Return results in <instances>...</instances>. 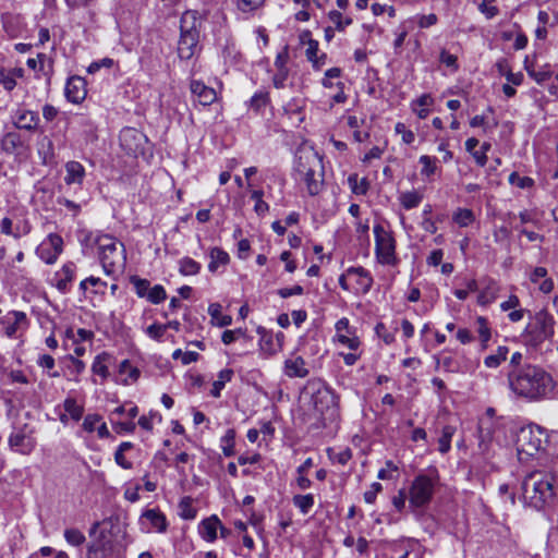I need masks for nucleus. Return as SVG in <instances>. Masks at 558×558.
I'll use <instances>...</instances> for the list:
<instances>
[{"instance_id": "obj_62", "label": "nucleus", "mask_w": 558, "mask_h": 558, "mask_svg": "<svg viewBox=\"0 0 558 558\" xmlns=\"http://www.w3.org/2000/svg\"><path fill=\"white\" fill-rule=\"evenodd\" d=\"M16 80L3 66H0V85L7 90L12 92L16 87Z\"/></svg>"}, {"instance_id": "obj_38", "label": "nucleus", "mask_w": 558, "mask_h": 558, "mask_svg": "<svg viewBox=\"0 0 558 558\" xmlns=\"http://www.w3.org/2000/svg\"><path fill=\"white\" fill-rule=\"evenodd\" d=\"M120 375L126 374V378L122 379L120 383L122 385H129L130 383L136 381L140 377V371L136 367H133L129 360H123L119 365Z\"/></svg>"}, {"instance_id": "obj_61", "label": "nucleus", "mask_w": 558, "mask_h": 558, "mask_svg": "<svg viewBox=\"0 0 558 558\" xmlns=\"http://www.w3.org/2000/svg\"><path fill=\"white\" fill-rule=\"evenodd\" d=\"M87 281H89V286L92 287L90 294L97 295V296L105 295L106 290H107L106 281L101 280L98 277H94V276L87 277Z\"/></svg>"}, {"instance_id": "obj_49", "label": "nucleus", "mask_w": 558, "mask_h": 558, "mask_svg": "<svg viewBox=\"0 0 558 558\" xmlns=\"http://www.w3.org/2000/svg\"><path fill=\"white\" fill-rule=\"evenodd\" d=\"M269 94L267 92H256L250 99V108L258 112L269 102Z\"/></svg>"}, {"instance_id": "obj_23", "label": "nucleus", "mask_w": 558, "mask_h": 558, "mask_svg": "<svg viewBox=\"0 0 558 558\" xmlns=\"http://www.w3.org/2000/svg\"><path fill=\"white\" fill-rule=\"evenodd\" d=\"M26 64L31 70L43 73L46 77L47 84H50L53 72L52 59L48 58L45 53H38L36 59H27Z\"/></svg>"}, {"instance_id": "obj_37", "label": "nucleus", "mask_w": 558, "mask_h": 558, "mask_svg": "<svg viewBox=\"0 0 558 558\" xmlns=\"http://www.w3.org/2000/svg\"><path fill=\"white\" fill-rule=\"evenodd\" d=\"M456 433V427L452 425H445L441 428V435L438 439V450L441 453H447L451 448V439Z\"/></svg>"}, {"instance_id": "obj_31", "label": "nucleus", "mask_w": 558, "mask_h": 558, "mask_svg": "<svg viewBox=\"0 0 558 558\" xmlns=\"http://www.w3.org/2000/svg\"><path fill=\"white\" fill-rule=\"evenodd\" d=\"M235 437L236 432L234 428H228L225 435L220 438V448L225 457H233L235 454Z\"/></svg>"}, {"instance_id": "obj_60", "label": "nucleus", "mask_w": 558, "mask_h": 558, "mask_svg": "<svg viewBox=\"0 0 558 558\" xmlns=\"http://www.w3.org/2000/svg\"><path fill=\"white\" fill-rule=\"evenodd\" d=\"M172 359L173 360L181 359V362L183 365H189L191 363L197 362L199 359V354L194 351L183 352L181 349H177L172 353Z\"/></svg>"}, {"instance_id": "obj_53", "label": "nucleus", "mask_w": 558, "mask_h": 558, "mask_svg": "<svg viewBox=\"0 0 558 558\" xmlns=\"http://www.w3.org/2000/svg\"><path fill=\"white\" fill-rule=\"evenodd\" d=\"M527 74L532 77L537 84H543L547 80L551 77L550 66L548 64L542 66L538 71L535 69H527Z\"/></svg>"}, {"instance_id": "obj_27", "label": "nucleus", "mask_w": 558, "mask_h": 558, "mask_svg": "<svg viewBox=\"0 0 558 558\" xmlns=\"http://www.w3.org/2000/svg\"><path fill=\"white\" fill-rule=\"evenodd\" d=\"M220 526V520L217 515L204 519L198 525V532L206 542H214L217 538V530Z\"/></svg>"}, {"instance_id": "obj_1", "label": "nucleus", "mask_w": 558, "mask_h": 558, "mask_svg": "<svg viewBox=\"0 0 558 558\" xmlns=\"http://www.w3.org/2000/svg\"><path fill=\"white\" fill-rule=\"evenodd\" d=\"M508 383L510 390L521 399L537 402L549 398L555 389L550 373L541 365L525 366L524 369L509 371Z\"/></svg>"}, {"instance_id": "obj_32", "label": "nucleus", "mask_w": 558, "mask_h": 558, "mask_svg": "<svg viewBox=\"0 0 558 558\" xmlns=\"http://www.w3.org/2000/svg\"><path fill=\"white\" fill-rule=\"evenodd\" d=\"M233 374V369L231 368H225L218 373V378L214 381L210 390V395L214 398H219L221 396V390L225 388L227 383L231 381Z\"/></svg>"}, {"instance_id": "obj_8", "label": "nucleus", "mask_w": 558, "mask_h": 558, "mask_svg": "<svg viewBox=\"0 0 558 558\" xmlns=\"http://www.w3.org/2000/svg\"><path fill=\"white\" fill-rule=\"evenodd\" d=\"M555 324L556 322L554 316L547 311L542 310L531 317L530 323L524 329L523 336L531 345L537 347L553 338L555 333Z\"/></svg>"}, {"instance_id": "obj_19", "label": "nucleus", "mask_w": 558, "mask_h": 558, "mask_svg": "<svg viewBox=\"0 0 558 558\" xmlns=\"http://www.w3.org/2000/svg\"><path fill=\"white\" fill-rule=\"evenodd\" d=\"M288 60V47H284L280 52L277 53L275 59V66L277 71L272 77V84L278 89L286 87V82L289 76V69L287 68Z\"/></svg>"}, {"instance_id": "obj_17", "label": "nucleus", "mask_w": 558, "mask_h": 558, "mask_svg": "<svg viewBox=\"0 0 558 558\" xmlns=\"http://www.w3.org/2000/svg\"><path fill=\"white\" fill-rule=\"evenodd\" d=\"M35 445L34 438L27 435L23 428L12 432L9 436L10 448L21 454H29Z\"/></svg>"}, {"instance_id": "obj_11", "label": "nucleus", "mask_w": 558, "mask_h": 558, "mask_svg": "<svg viewBox=\"0 0 558 558\" xmlns=\"http://www.w3.org/2000/svg\"><path fill=\"white\" fill-rule=\"evenodd\" d=\"M119 140L123 150L133 156L143 154L147 143V136L135 128L122 129Z\"/></svg>"}, {"instance_id": "obj_41", "label": "nucleus", "mask_w": 558, "mask_h": 558, "mask_svg": "<svg viewBox=\"0 0 558 558\" xmlns=\"http://www.w3.org/2000/svg\"><path fill=\"white\" fill-rule=\"evenodd\" d=\"M193 499L189 496L183 497L179 502V515L184 520H193L197 510L192 506Z\"/></svg>"}, {"instance_id": "obj_7", "label": "nucleus", "mask_w": 558, "mask_h": 558, "mask_svg": "<svg viewBox=\"0 0 558 558\" xmlns=\"http://www.w3.org/2000/svg\"><path fill=\"white\" fill-rule=\"evenodd\" d=\"M438 481L439 476L436 469L416 475L409 489L410 506L416 509L428 505L433 498Z\"/></svg>"}, {"instance_id": "obj_2", "label": "nucleus", "mask_w": 558, "mask_h": 558, "mask_svg": "<svg viewBox=\"0 0 558 558\" xmlns=\"http://www.w3.org/2000/svg\"><path fill=\"white\" fill-rule=\"evenodd\" d=\"M85 242L98 247V256L107 276L122 272L126 264V253L123 243L116 238L100 233L88 232Z\"/></svg>"}, {"instance_id": "obj_20", "label": "nucleus", "mask_w": 558, "mask_h": 558, "mask_svg": "<svg viewBox=\"0 0 558 558\" xmlns=\"http://www.w3.org/2000/svg\"><path fill=\"white\" fill-rule=\"evenodd\" d=\"M13 123L17 129L33 131L37 128L40 119L36 111L17 108L12 116Z\"/></svg>"}, {"instance_id": "obj_21", "label": "nucleus", "mask_w": 558, "mask_h": 558, "mask_svg": "<svg viewBox=\"0 0 558 558\" xmlns=\"http://www.w3.org/2000/svg\"><path fill=\"white\" fill-rule=\"evenodd\" d=\"M190 89L197 101L204 106H210L217 100V93L213 87L206 86L202 81L192 80Z\"/></svg>"}, {"instance_id": "obj_24", "label": "nucleus", "mask_w": 558, "mask_h": 558, "mask_svg": "<svg viewBox=\"0 0 558 558\" xmlns=\"http://www.w3.org/2000/svg\"><path fill=\"white\" fill-rule=\"evenodd\" d=\"M347 275L349 277H354L356 284L359 286V290L362 293H367L373 286V277L368 270L359 266V267H349L347 269Z\"/></svg>"}, {"instance_id": "obj_25", "label": "nucleus", "mask_w": 558, "mask_h": 558, "mask_svg": "<svg viewBox=\"0 0 558 558\" xmlns=\"http://www.w3.org/2000/svg\"><path fill=\"white\" fill-rule=\"evenodd\" d=\"M259 336V350L266 355H275L279 352V344L275 342L274 333L270 330H267L265 327H257L256 329Z\"/></svg>"}, {"instance_id": "obj_15", "label": "nucleus", "mask_w": 558, "mask_h": 558, "mask_svg": "<svg viewBox=\"0 0 558 558\" xmlns=\"http://www.w3.org/2000/svg\"><path fill=\"white\" fill-rule=\"evenodd\" d=\"M140 524L145 531L155 529L159 533L166 532L168 527L166 515L159 509H147L144 511L140 519Z\"/></svg>"}, {"instance_id": "obj_6", "label": "nucleus", "mask_w": 558, "mask_h": 558, "mask_svg": "<svg viewBox=\"0 0 558 558\" xmlns=\"http://www.w3.org/2000/svg\"><path fill=\"white\" fill-rule=\"evenodd\" d=\"M547 430L536 424L521 427L515 435V446L519 454L534 457L546 449Z\"/></svg>"}, {"instance_id": "obj_4", "label": "nucleus", "mask_w": 558, "mask_h": 558, "mask_svg": "<svg viewBox=\"0 0 558 558\" xmlns=\"http://www.w3.org/2000/svg\"><path fill=\"white\" fill-rule=\"evenodd\" d=\"M202 17L197 11L187 10L180 19V37L178 40V57L180 60H191L202 51L199 35Z\"/></svg>"}, {"instance_id": "obj_12", "label": "nucleus", "mask_w": 558, "mask_h": 558, "mask_svg": "<svg viewBox=\"0 0 558 558\" xmlns=\"http://www.w3.org/2000/svg\"><path fill=\"white\" fill-rule=\"evenodd\" d=\"M63 251V239L57 233H50L36 250L38 257L47 265H52Z\"/></svg>"}, {"instance_id": "obj_14", "label": "nucleus", "mask_w": 558, "mask_h": 558, "mask_svg": "<svg viewBox=\"0 0 558 558\" xmlns=\"http://www.w3.org/2000/svg\"><path fill=\"white\" fill-rule=\"evenodd\" d=\"M1 324L4 326V333L13 338L19 330L27 327L28 319L24 312L10 311L1 318Z\"/></svg>"}, {"instance_id": "obj_29", "label": "nucleus", "mask_w": 558, "mask_h": 558, "mask_svg": "<svg viewBox=\"0 0 558 558\" xmlns=\"http://www.w3.org/2000/svg\"><path fill=\"white\" fill-rule=\"evenodd\" d=\"M209 257L208 270L210 272H216L219 266H227L230 263L229 254L217 246L210 250Z\"/></svg>"}, {"instance_id": "obj_47", "label": "nucleus", "mask_w": 558, "mask_h": 558, "mask_svg": "<svg viewBox=\"0 0 558 558\" xmlns=\"http://www.w3.org/2000/svg\"><path fill=\"white\" fill-rule=\"evenodd\" d=\"M130 282L133 284L135 293L138 298H145L148 294L150 282L147 279L140 278L138 276H132Z\"/></svg>"}, {"instance_id": "obj_10", "label": "nucleus", "mask_w": 558, "mask_h": 558, "mask_svg": "<svg viewBox=\"0 0 558 558\" xmlns=\"http://www.w3.org/2000/svg\"><path fill=\"white\" fill-rule=\"evenodd\" d=\"M505 425L500 421L493 418H483L478 422V446L484 451L488 448L490 441H496L499 445H507V437L504 435Z\"/></svg>"}, {"instance_id": "obj_42", "label": "nucleus", "mask_w": 558, "mask_h": 558, "mask_svg": "<svg viewBox=\"0 0 558 558\" xmlns=\"http://www.w3.org/2000/svg\"><path fill=\"white\" fill-rule=\"evenodd\" d=\"M108 359L109 355L107 353H101L94 359L92 364V372L101 376L102 380L107 379L109 376L108 366L105 363Z\"/></svg>"}, {"instance_id": "obj_58", "label": "nucleus", "mask_w": 558, "mask_h": 558, "mask_svg": "<svg viewBox=\"0 0 558 558\" xmlns=\"http://www.w3.org/2000/svg\"><path fill=\"white\" fill-rule=\"evenodd\" d=\"M508 181L511 185L520 189H531L534 186V180L530 177H520L518 172L510 173Z\"/></svg>"}, {"instance_id": "obj_33", "label": "nucleus", "mask_w": 558, "mask_h": 558, "mask_svg": "<svg viewBox=\"0 0 558 558\" xmlns=\"http://www.w3.org/2000/svg\"><path fill=\"white\" fill-rule=\"evenodd\" d=\"M508 353V347L499 345L493 354H489L484 359L485 366L488 368H497L502 362L507 360Z\"/></svg>"}, {"instance_id": "obj_16", "label": "nucleus", "mask_w": 558, "mask_h": 558, "mask_svg": "<svg viewBox=\"0 0 558 558\" xmlns=\"http://www.w3.org/2000/svg\"><path fill=\"white\" fill-rule=\"evenodd\" d=\"M76 265L73 262H66L60 270L53 276V286L61 292L68 293L71 290L75 279Z\"/></svg>"}, {"instance_id": "obj_30", "label": "nucleus", "mask_w": 558, "mask_h": 558, "mask_svg": "<svg viewBox=\"0 0 558 558\" xmlns=\"http://www.w3.org/2000/svg\"><path fill=\"white\" fill-rule=\"evenodd\" d=\"M499 287L494 279H487V284L478 293L477 302L480 305H487L493 303L498 294Z\"/></svg>"}, {"instance_id": "obj_54", "label": "nucleus", "mask_w": 558, "mask_h": 558, "mask_svg": "<svg viewBox=\"0 0 558 558\" xmlns=\"http://www.w3.org/2000/svg\"><path fill=\"white\" fill-rule=\"evenodd\" d=\"M64 538L70 545L75 547L81 546L86 541L85 535L80 530L73 527L64 531Z\"/></svg>"}, {"instance_id": "obj_55", "label": "nucleus", "mask_w": 558, "mask_h": 558, "mask_svg": "<svg viewBox=\"0 0 558 558\" xmlns=\"http://www.w3.org/2000/svg\"><path fill=\"white\" fill-rule=\"evenodd\" d=\"M533 364L527 361V357L524 356L521 352H514L510 357L509 371H520L524 369L525 366H532Z\"/></svg>"}, {"instance_id": "obj_39", "label": "nucleus", "mask_w": 558, "mask_h": 558, "mask_svg": "<svg viewBox=\"0 0 558 558\" xmlns=\"http://www.w3.org/2000/svg\"><path fill=\"white\" fill-rule=\"evenodd\" d=\"M452 220L459 227H468L475 220L474 213L469 208H458L452 216Z\"/></svg>"}, {"instance_id": "obj_36", "label": "nucleus", "mask_w": 558, "mask_h": 558, "mask_svg": "<svg viewBox=\"0 0 558 558\" xmlns=\"http://www.w3.org/2000/svg\"><path fill=\"white\" fill-rule=\"evenodd\" d=\"M423 199V196L416 191L403 192L399 196L400 204L407 210L416 208Z\"/></svg>"}, {"instance_id": "obj_43", "label": "nucleus", "mask_w": 558, "mask_h": 558, "mask_svg": "<svg viewBox=\"0 0 558 558\" xmlns=\"http://www.w3.org/2000/svg\"><path fill=\"white\" fill-rule=\"evenodd\" d=\"M292 501L302 514H307L314 506V496L312 494L295 495Z\"/></svg>"}, {"instance_id": "obj_51", "label": "nucleus", "mask_w": 558, "mask_h": 558, "mask_svg": "<svg viewBox=\"0 0 558 558\" xmlns=\"http://www.w3.org/2000/svg\"><path fill=\"white\" fill-rule=\"evenodd\" d=\"M328 17L335 24V28L339 32H343L347 26L352 24L351 17L343 19L342 13L336 10L330 11L328 13Z\"/></svg>"}, {"instance_id": "obj_52", "label": "nucleus", "mask_w": 558, "mask_h": 558, "mask_svg": "<svg viewBox=\"0 0 558 558\" xmlns=\"http://www.w3.org/2000/svg\"><path fill=\"white\" fill-rule=\"evenodd\" d=\"M146 299L151 304H160L167 299V292L161 284H155L153 288H149Z\"/></svg>"}, {"instance_id": "obj_46", "label": "nucleus", "mask_w": 558, "mask_h": 558, "mask_svg": "<svg viewBox=\"0 0 558 558\" xmlns=\"http://www.w3.org/2000/svg\"><path fill=\"white\" fill-rule=\"evenodd\" d=\"M436 157H430L428 155H422L418 159V162L422 165L421 174L424 177H430L436 172Z\"/></svg>"}, {"instance_id": "obj_34", "label": "nucleus", "mask_w": 558, "mask_h": 558, "mask_svg": "<svg viewBox=\"0 0 558 558\" xmlns=\"http://www.w3.org/2000/svg\"><path fill=\"white\" fill-rule=\"evenodd\" d=\"M221 308L219 303H211L208 306V314L218 327H227L232 324V317L230 315H222Z\"/></svg>"}, {"instance_id": "obj_48", "label": "nucleus", "mask_w": 558, "mask_h": 558, "mask_svg": "<svg viewBox=\"0 0 558 558\" xmlns=\"http://www.w3.org/2000/svg\"><path fill=\"white\" fill-rule=\"evenodd\" d=\"M304 180L306 183L307 192L310 195H317L320 191L322 183L315 179V171L307 169L304 173Z\"/></svg>"}, {"instance_id": "obj_13", "label": "nucleus", "mask_w": 558, "mask_h": 558, "mask_svg": "<svg viewBox=\"0 0 558 558\" xmlns=\"http://www.w3.org/2000/svg\"><path fill=\"white\" fill-rule=\"evenodd\" d=\"M87 95L86 82L78 75L68 78L64 87V96L72 104H81Z\"/></svg>"}, {"instance_id": "obj_63", "label": "nucleus", "mask_w": 558, "mask_h": 558, "mask_svg": "<svg viewBox=\"0 0 558 558\" xmlns=\"http://www.w3.org/2000/svg\"><path fill=\"white\" fill-rule=\"evenodd\" d=\"M414 20L420 28H429L437 24L438 16L435 13L417 14L414 16Z\"/></svg>"}, {"instance_id": "obj_28", "label": "nucleus", "mask_w": 558, "mask_h": 558, "mask_svg": "<svg viewBox=\"0 0 558 558\" xmlns=\"http://www.w3.org/2000/svg\"><path fill=\"white\" fill-rule=\"evenodd\" d=\"M433 97L429 94H423L411 102V108L420 119H426L429 114V108L433 106Z\"/></svg>"}, {"instance_id": "obj_3", "label": "nucleus", "mask_w": 558, "mask_h": 558, "mask_svg": "<svg viewBox=\"0 0 558 558\" xmlns=\"http://www.w3.org/2000/svg\"><path fill=\"white\" fill-rule=\"evenodd\" d=\"M553 475L534 471L525 475L521 484L522 498L525 506L543 510L554 499Z\"/></svg>"}, {"instance_id": "obj_50", "label": "nucleus", "mask_w": 558, "mask_h": 558, "mask_svg": "<svg viewBox=\"0 0 558 558\" xmlns=\"http://www.w3.org/2000/svg\"><path fill=\"white\" fill-rule=\"evenodd\" d=\"M64 362H66V368L70 374L75 376V378L85 371V363L73 355H68Z\"/></svg>"}, {"instance_id": "obj_26", "label": "nucleus", "mask_w": 558, "mask_h": 558, "mask_svg": "<svg viewBox=\"0 0 558 558\" xmlns=\"http://www.w3.org/2000/svg\"><path fill=\"white\" fill-rule=\"evenodd\" d=\"M284 374L290 378L306 377L308 374V369L305 367L304 359L302 356L287 359L284 361Z\"/></svg>"}, {"instance_id": "obj_44", "label": "nucleus", "mask_w": 558, "mask_h": 558, "mask_svg": "<svg viewBox=\"0 0 558 558\" xmlns=\"http://www.w3.org/2000/svg\"><path fill=\"white\" fill-rule=\"evenodd\" d=\"M264 191L263 190H253L251 192V199L255 202L254 211L257 216L263 217L268 213L269 205L263 201Z\"/></svg>"}, {"instance_id": "obj_9", "label": "nucleus", "mask_w": 558, "mask_h": 558, "mask_svg": "<svg viewBox=\"0 0 558 558\" xmlns=\"http://www.w3.org/2000/svg\"><path fill=\"white\" fill-rule=\"evenodd\" d=\"M375 254L383 265H392L396 260V241L390 231L380 223L374 226Z\"/></svg>"}, {"instance_id": "obj_59", "label": "nucleus", "mask_w": 558, "mask_h": 558, "mask_svg": "<svg viewBox=\"0 0 558 558\" xmlns=\"http://www.w3.org/2000/svg\"><path fill=\"white\" fill-rule=\"evenodd\" d=\"M265 0H235L236 8L243 13H252L264 5Z\"/></svg>"}, {"instance_id": "obj_35", "label": "nucleus", "mask_w": 558, "mask_h": 558, "mask_svg": "<svg viewBox=\"0 0 558 558\" xmlns=\"http://www.w3.org/2000/svg\"><path fill=\"white\" fill-rule=\"evenodd\" d=\"M201 269L202 265L189 256L179 260V272L182 276H195L199 274Z\"/></svg>"}, {"instance_id": "obj_64", "label": "nucleus", "mask_w": 558, "mask_h": 558, "mask_svg": "<svg viewBox=\"0 0 558 558\" xmlns=\"http://www.w3.org/2000/svg\"><path fill=\"white\" fill-rule=\"evenodd\" d=\"M395 131L397 134L401 135L402 142L407 145H411L415 141L413 131L407 129L405 124L402 122H398L395 125Z\"/></svg>"}, {"instance_id": "obj_56", "label": "nucleus", "mask_w": 558, "mask_h": 558, "mask_svg": "<svg viewBox=\"0 0 558 558\" xmlns=\"http://www.w3.org/2000/svg\"><path fill=\"white\" fill-rule=\"evenodd\" d=\"M436 360L437 366L446 372H457L459 368L457 360L451 355L440 354Z\"/></svg>"}, {"instance_id": "obj_40", "label": "nucleus", "mask_w": 558, "mask_h": 558, "mask_svg": "<svg viewBox=\"0 0 558 558\" xmlns=\"http://www.w3.org/2000/svg\"><path fill=\"white\" fill-rule=\"evenodd\" d=\"M349 186L352 191V193L356 195H365L369 187V182L366 178H362L359 180L357 174H351L348 178Z\"/></svg>"}, {"instance_id": "obj_57", "label": "nucleus", "mask_w": 558, "mask_h": 558, "mask_svg": "<svg viewBox=\"0 0 558 558\" xmlns=\"http://www.w3.org/2000/svg\"><path fill=\"white\" fill-rule=\"evenodd\" d=\"M477 332L481 342L489 341L492 337V330L487 319L483 316L476 318Z\"/></svg>"}, {"instance_id": "obj_5", "label": "nucleus", "mask_w": 558, "mask_h": 558, "mask_svg": "<svg viewBox=\"0 0 558 558\" xmlns=\"http://www.w3.org/2000/svg\"><path fill=\"white\" fill-rule=\"evenodd\" d=\"M303 393L310 396L312 404L320 415L330 414L332 416L338 407L339 397L322 379H308L303 388Z\"/></svg>"}, {"instance_id": "obj_18", "label": "nucleus", "mask_w": 558, "mask_h": 558, "mask_svg": "<svg viewBox=\"0 0 558 558\" xmlns=\"http://www.w3.org/2000/svg\"><path fill=\"white\" fill-rule=\"evenodd\" d=\"M0 146L2 151L13 156H22L27 148L22 135L15 131L5 133L1 138Z\"/></svg>"}, {"instance_id": "obj_45", "label": "nucleus", "mask_w": 558, "mask_h": 558, "mask_svg": "<svg viewBox=\"0 0 558 558\" xmlns=\"http://www.w3.org/2000/svg\"><path fill=\"white\" fill-rule=\"evenodd\" d=\"M65 412L74 421H80L84 413V408L77 403L74 398H66L63 402Z\"/></svg>"}, {"instance_id": "obj_22", "label": "nucleus", "mask_w": 558, "mask_h": 558, "mask_svg": "<svg viewBox=\"0 0 558 558\" xmlns=\"http://www.w3.org/2000/svg\"><path fill=\"white\" fill-rule=\"evenodd\" d=\"M65 175L64 183L66 185H78L82 187L86 178V171L84 166L75 160H70L64 165Z\"/></svg>"}]
</instances>
